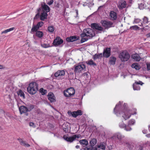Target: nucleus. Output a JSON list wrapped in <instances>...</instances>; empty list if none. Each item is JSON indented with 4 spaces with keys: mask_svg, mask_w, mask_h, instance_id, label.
Instances as JSON below:
<instances>
[{
    "mask_svg": "<svg viewBox=\"0 0 150 150\" xmlns=\"http://www.w3.org/2000/svg\"><path fill=\"white\" fill-rule=\"evenodd\" d=\"M120 101L119 102V103L118 104H117L116 105L115 108H114V111L115 113V114H116V113H117L118 112H119V114H121L122 113H124V115H122V117L125 120H126L127 119H129L131 116V115H129V110L127 108V104L125 103L123 105V111H121L122 110H121L120 109H119L118 110H117V112H116L115 110L116 109L118 108L119 105H120Z\"/></svg>",
    "mask_w": 150,
    "mask_h": 150,
    "instance_id": "nucleus-1",
    "label": "nucleus"
},
{
    "mask_svg": "<svg viewBox=\"0 0 150 150\" xmlns=\"http://www.w3.org/2000/svg\"><path fill=\"white\" fill-rule=\"evenodd\" d=\"M38 85L35 82H32L30 83L27 90L28 92L30 94L33 95L35 94L38 90Z\"/></svg>",
    "mask_w": 150,
    "mask_h": 150,
    "instance_id": "nucleus-2",
    "label": "nucleus"
},
{
    "mask_svg": "<svg viewBox=\"0 0 150 150\" xmlns=\"http://www.w3.org/2000/svg\"><path fill=\"white\" fill-rule=\"evenodd\" d=\"M83 62L81 63H79L77 65H75L74 66V71L75 74L78 75L81 71L86 68V66Z\"/></svg>",
    "mask_w": 150,
    "mask_h": 150,
    "instance_id": "nucleus-3",
    "label": "nucleus"
},
{
    "mask_svg": "<svg viewBox=\"0 0 150 150\" xmlns=\"http://www.w3.org/2000/svg\"><path fill=\"white\" fill-rule=\"evenodd\" d=\"M100 23L102 26L104 28V29H108L114 26L113 23L110 21L102 20Z\"/></svg>",
    "mask_w": 150,
    "mask_h": 150,
    "instance_id": "nucleus-4",
    "label": "nucleus"
},
{
    "mask_svg": "<svg viewBox=\"0 0 150 150\" xmlns=\"http://www.w3.org/2000/svg\"><path fill=\"white\" fill-rule=\"evenodd\" d=\"M125 137V136L123 135H122L120 133H117L115 134L112 137V138L113 139H115L117 138V139L119 140V142L122 144H129L128 142L125 141H126V139H125L124 140H122L123 138Z\"/></svg>",
    "mask_w": 150,
    "mask_h": 150,
    "instance_id": "nucleus-5",
    "label": "nucleus"
},
{
    "mask_svg": "<svg viewBox=\"0 0 150 150\" xmlns=\"http://www.w3.org/2000/svg\"><path fill=\"white\" fill-rule=\"evenodd\" d=\"M130 54L126 51H124L121 52L119 54V57L122 61H127L129 58Z\"/></svg>",
    "mask_w": 150,
    "mask_h": 150,
    "instance_id": "nucleus-6",
    "label": "nucleus"
},
{
    "mask_svg": "<svg viewBox=\"0 0 150 150\" xmlns=\"http://www.w3.org/2000/svg\"><path fill=\"white\" fill-rule=\"evenodd\" d=\"M75 93V91L74 89L73 88L71 87L64 90V94L65 97H69L72 96L74 95Z\"/></svg>",
    "mask_w": 150,
    "mask_h": 150,
    "instance_id": "nucleus-7",
    "label": "nucleus"
},
{
    "mask_svg": "<svg viewBox=\"0 0 150 150\" xmlns=\"http://www.w3.org/2000/svg\"><path fill=\"white\" fill-rule=\"evenodd\" d=\"M83 31L86 33L87 37L89 39H91L95 35V33L94 30L90 28H87L84 29Z\"/></svg>",
    "mask_w": 150,
    "mask_h": 150,
    "instance_id": "nucleus-8",
    "label": "nucleus"
},
{
    "mask_svg": "<svg viewBox=\"0 0 150 150\" xmlns=\"http://www.w3.org/2000/svg\"><path fill=\"white\" fill-rule=\"evenodd\" d=\"M41 10L42 12L44 11L47 13L50 11V8L45 3L42 2L41 4V7L38 9V11H41Z\"/></svg>",
    "mask_w": 150,
    "mask_h": 150,
    "instance_id": "nucleus-9",
    "label": "nucleus"
},
{
    "mask_svg": "<svg viewBox=\"0 0 150 150\" xmlns=\"http://www.w3.org/2000/svg\"><path fill=\"white\" fill-rule=\"evenodd\" d=\"M81 137V135L79 134L78 135H73L72 137H67L66 135L64 136L63 138L66 141L70 142H72L74 141L76 138H79Z\"/></svg>",
    "mask_w": 150,
    "mask_h": 150,
    "instance_id": "nucleus-10",
    "label": "nucleus"
},
{
    "mask_svg": "<svg viewBox=\"0 0 150 150\" xmlns=\"http://www.w3.org/2000/svg\"><path fill=\"white\" fill-rule=\"evenodd\" d=\"M91 26L92 28L100 31V33H101V32H104L105 31L103 27H102L98 23H92L91 24Z\"/></svg>",
    "mask_w": 150,
    "mask_h": 150,
    "instance_id": "nucleus-11",
    "label": "nucleus"
},
{
    "mask_svg": "<svg viewBox=\"0 0 150 150\" xmlns=\"http://www.w3.org/2000/svg\"><path fill=\"white\" fill-rule=\"evenodd\" d=\"M111 48L110 47H107L104 49L103 52V56L106 58L109 57L111 55Z\"/></svg>",
    "mask_w": 150,
    "mask_h": 150,
    "instance_id": "nucleus-12",
    "label": "nucleus"
},
{
    "mask_svg": "<svg viewBox=\"0 0 150 150\" xmlns=\"http://www.w3.org/2000/svg\"><path fill=\"white\" fill-rule=\"evenodd\" d=\"M63 41L60 37H57L53 42V44L55 46H57L60 45L63 43Z\"/></svg>",
    "mask_w": 150,
    "mask_h": 150,
    "instance_id": "nucleus-13",
    "label": "nucleus"
},
{
    "mask_svg": "<svg viewBox=\"0 0 150 150\" xmlns=\"http://www.w3.org/2000/svg\"><path fill=\"white\" fill-rule=\"evenodd\" d=\"M65 74V72L64 70H59L54 74V76L58 79H62V76L64 75Z\"/></svg>",
    "mask_w": 150,
    "mask_h": 150,
    "instance_id": "nucleus-14",
    "label": "nucleus"
},
{
    "mask_svg": "<svg viewBox=\"0 0 150 150\" xmlns=\"http://www.w3.org/2000/svg\"><path fill=\"white\" fill-rule=\"evenodd\" d=\"M79 37L74 35L67 37L66 39V40L68 42H72L79 40Z\"/></svg>",
    "mask_w": 150,
    "mask_h": 150,
    "instance_id": "nucleus-15",
    "label": "nucleus"
},
{
    "mask_svg": "<svg viewBox=\"0 0 150 150\" xmlns=\"http://www.w3.org/2000/svg\"><path fill=\"white\" fill-rule=\"evenodd\" d=\"M126 2L125 1L120 0L118 2V7L120 9H122L126 7Z\"/></svg>",
    "mask_w": 150,
    "mask_h": 150,
    "instance_id": "nucleus-16",
    "label": "nucleus"
},
{
    "mask_svg": "<svg viewBox=\"0 0 150 150\" xmlns=\"http://www.w3.org/2000/svg\"><path fill=\"white\" fill-rule=\"evenodd\" d=\"M47 96L48 99L51 103L55 101L54 95L51 92H49Z\"/></svg>",
    "mask_w": 150,
    "mask_h": 150,
    "instance_id": "nucleus-17",
    "label": "nucleus"
},
{
    "mask_svg": "<svg viewBox=\"0 0 150 150\" xmlns=\"http://www.w3.org/2000/svg\"><path fill=\"white\" fill-rule=\"evenodd\" d=\"M117 13L113 11H111L110 13V19L112 21H114L117 18Z\"/></svg>",
    "mask_w": 150,
    "mask_h": 150,
    "instance_id": "nucleus-18",
    "label": "nucleus"
},
{
    "mask_svg": "<svg viewBox=\"0 0 150 150\" xmlns=\"http://www.w3.org/2000/svg\"><path fill=\"white\" fill-rule=\"evenodd\" d=\"M19 109L21 114L26 113L28 112V108L24 106H20L19 108Z\"/></svg>",
    "mask_w": 150,
    "mask_h": 150,
    "instance_id": "nucleus-19",
    "label": "nucleus"
},
{
    "mask_svg": "<svg viewBox=\"0 0 150 150\" xmlns=\"http://www.w3.org/2000/svg\"><path fill=\"white\" fill-rule=\"evenodd\" d=\"M47 13H46V12H45L44 11L42 12L40 16V20L44 21L45 19H47V17L48 16Z\"/></svg>",
    "mask_w": 150,
    "mask_h": 150,
    "instance_id": "nucleus-20",
    "label": "nucleus"
},
{
    "mask_svg": "<svg viewBox=\"0 0 150 150\" xmlns=\"http://www.w3.org/2000/svg\"><path fill=\"white\" fill-rule=\"evenodd\" d=\"M131 58L137 61H139L140 59V57L137 53L134 54L132 55Z\"/></svg>",
    "mask_w": 150,
    "mask_h": 150,
    "instance_id": "nucleus-21",
    "label": "nucleus"
},
{
    "mask_svg": "<svg viewBox=\"0 0 150 150\" xmlns=\"http://www.w3.org/2000/svg\"><path fill=\"white\" fill-rule=\"evenodd\" d=\"M116 58L114 57L111 56L110 58L109 62V64L111 65H114L115 63Z\"/></svg>",
    "mask_w": 150,
    "mask_h": 150,
    "instance_id": "nucleus-22",
    "label": "nucleus"
},
{
    "mask_svg": "<svg viewBox=\"0 0 150 150\" xmlns=\"http://www.w3.org/2000/svg\"><path fill=\"white\" fill-rule=\"evenodd\" d=\"M103 55L102 53L99 54H95L93 56V58L94 60H96L97 59H101L103 57Z\"/></svg>",
    "mask_w": 150,
    "mask_h": 150,
    "instance_id": "nucleus-23",
    "label": "nucleus"
},
{
    "mask_svg": "<svg viewBox=\"0 0 150 150\" xmlns=\"http://www.w3.org/2000/svg\"><path fill=\"white\" fill-rule=\"evenodd\" d=\"M17 94L18 96H20L23 98L24 99L25 98V94L22 90L19 89L17 91Z\"/></svg>",
    "mask_w": 150,
    "mask_h": 150,
    "instance_id": "nucleus-24",
    "label": "nucleus"
},
{
    "mask_svg": "<svg viewBox=\"0 0 150 150\" xmlns=\"http://www.w3.org/2000/svg\"><path fill=\"white\" fill-rule=\"evenodd\" d=\"M80 144L83 146H85L88 144V142L86 139H83L79 141Z\"/></svg>",
    "mask_w": 150,
    "mask_h": 150,
    "instance_id": "nucleus-25",
    "label": "nucleus"
},
{
    "mask_svg": "<svg viewBox=\"0 0 150 150\" xmlns=\"http://www.w3.org/2000/svg\"><path fill=\"white\" fill-rule=\"evenodd\" d=\"M39 28L36 25H33L32 28L31 29V33L32 32H36L39 29Z\"/></svg>",
    "mask_w": 150,
    "mask_h": 150,
    "instance_id": "nucleus-26",
    "label": "nucleus"
},
{
    "mask_svg": "<svg viewBox=\"0 0 150 150\" xmlns=\"http://www.w3.org/2000/svg\"><path fill=\"white\" fill-rule=\"evenodd\" d=\"M105 146L103 144H101L95 149V150H105Z\"/></svg>",
    "mask_w": 150,
    "mask_h": 150,
    "instance_id": "nucleus-27",
    "label": "nucleus"
},
{
    "mask_svg": "<svg viewBox=\"0 0 150 150\" xmlns=\"http://www.w3.org/2000/svg\"><path fill=\"white\" fill-rule=\"evenodd\" d=\"M97 143V140L96 139L93 138L90 142V146L93 147Z\"/></svg>",
    "mask_w": 150,
    "mask_h": 150,
    "instance_id": "nucleus-28",
    "label": "nucleus"
},
{
    "mask_svg": "<svg viewBox=\"0 0 150 150\" xmlns=\"http://www.w3.org/2000/svg\"><path fill=\"white\" fill-rule=\"evenodd\" d=\"M43 35V33L40 31H38L36 32V35L39 38H42Z\"/></svg>",
    "mask_w": 150,
    "mask_h": 150,
    "instance_id": "nucleus-29",
    "label": "nucleus"
},
{
    "mask_svg": "<svg viewBox=\"0 0 150 150\" xmlns=\"http://www.w3.org/2000/svg\"><path fill=\"white\" fill-rule=\"evenodd\" d=\"M68 114L69 115H71V116L74 117H76L77 116V115H76V111H74L71 112L70 111H68Z\"/></svg>",
    "mask_w": 150,
    "mask_h": 150,
    "instance_id": "nucleus-30",
    "label": "nucleus"
},
{
    "mask_svg": "<svg viewBox=\"0 0 150 150\" xmlns=\"http://www.w3.org/2000/svg\"><path fill=\"white\" fill-rule=\"evenodd\" d=\"M86 63H87L88 65H93V66H96V64L93 61L92 59H90L88 61L86 62Z\"/></svg>",
    "mask_w": 150,
    "mask_h": 150,
    "instance_id": "nucleus-31",
    "label": "nucleus"
},
{
    "mask_svg": "<svg viewBox=\"0 0 150 150\" xmlns=\"http://www.w3.org/2000/svg\"><path fill=\"white\" fill-rule=\"evenodd\" d=\"M131 67L132 68H135L136 70H138L140 69L139 65L137 63L132 64L131 65Z\"/></svg>",
    "mask_w": 150,
    "mask_h": 150,
    "instance_id": "nucleus-32",
    "label": "nucleus"
},
{
    "mask_svg": "<svg viewBox=\"0 0 150 150\" xmlns=\"http://www.w3.org/2000/svg\"><path fill=\"white\" fill-rule=\"evenodd\" d=\"M48 30L49 32L52 33L54 31V28L53 26H49L48 27Z\"/></svg>",
    "mask_w": 150,
    "mask_h": 150,
    "instance_id": "nucleus-33",
    "label": "nucleus"
},
{
    "mask_svg": "<svg viewBox=\"0 0 150 150\" xmlns=\"http://www.w3.org/2000/svg\"><path fill=\"white\" fill-rule=\"evenodd\" d=\"M133 88L135 90H139L140 89V86L136 83L133 84Z\"/></svg>",
    "mask_w": 150,
    "mask_h": 150,
    "instance_id": "nucleus-34",
    "label": "nucleus"
},
{
    "mask_svg": "<svg viewBox=\"0 0 150 150\" xmlns=\"http://www.w3.org/2000/svg\"><path fill=\"white\" fill-rule=\"evenodd\" d=\"M142 20V23L144 24L148 23L149 22L148 18L146 16H144Z\"/></svg>",
    "mask_w": 150,
    "mask_h": 150,
    "instance_id": "nucleus-35",
    "label": "nucleus"
},
{
    "mask_svg": "<svg viewBox=\"0 0 150 150\" xmlns=\"http://www.w3.org/2000/svg\"><path fill=\"white\" fill-rule=\"evenodd\" d=\"M15 29L14 27H13L9 29L6 30L3 32H2L1 33V34H3L4 33H6L8 32H9Z\"/></svg>",
    "mask_w": 150,
    "mask_h": 150,
    "instance_id": "nucleus-36",
    "label": "nucleus"
},
{
    "mask_svg": "<svg viewBox=\"0 0 150 150\" xmlns=\"http://www.w3.org/2000/svg\"><path fill=\"white\" fill-rule=\"evenodd\" d=\"M139 28L138 26L135 25L131 26L130 28V29L131 30H139Z\"/></svg>",
    "mask_w": 150,
    "mask_h": 150,
    "instance_id": "nucleus-37",
    "label": "nucleus"
},
{
    "mask_svg": "<svg viewBox=\"0 0 150 150\" xmlns=\"http://www.w3.org/2000/svg\"><path fill=\"white\" fill-rule=\"evenodd\" d=\"M39 91L41 93L42 95H44L47 93V92L46 90H45L42 88L40 89Z\"/></svg>",
    "mask_w": 150,
    "mask_h": 150,
    "instance_id": "nucleus-38",
    "label": "nucleus"
},
{
    "mask_svg": "<svg viewBox=\"0 0 150 150\" xmlns=\"http://www.w3.org/2000/svg\"><path fill=\"white\" fill-rule=\"evenodd\" d=\"M17 140L20 142L21 145L24 146L26 143V142L25 141H22L21 139L18 138Z\"/></svg>",
    "mask_w": 150,
    "mask_h": 150,
    "instance_id": "nucleus-39",
    "label": "nucleus"
},
{
    "mask_svg": "<svg viewBox=\"0 0 150 150\" xmlns=\"http://www.w3.org/2000/svg\"><path fill=\"white\" fill-rule=\"evenodd\" d=\"M35 105L33 104H30L29 105L28 108V112L31 111L33 108H34Z\"/></svg>",
    "mask_w": 150,
    "mask_h": 150,
    "instance_id": "nucleus-40",
    "label": "nucleus"
},
{
    "mask_svg": "<svg viewBox=\"0 0 150 150\" xmlns=\"http://www.w3.org/2000/svg\"><path fill=\"white\" fill-rule=\"evenodd\" d=\"M84 150H95L93 147L90 146L89 147H86L83 149Z\"/></svg>",
    "mask_w": 150,
    "mask_h": 150,
    "instance_id": "nucleus-41",
    "label": "nucleus"
},
{
    "mask_svg": "<svg viewBox=\"0 0 150 150\" xmlns=\"http://www.w3.org/2000/svg\"><path fill=\"white\" fill-rule=\"evenodd\" d=\"M88 39H89V38H82L81 40V43H82L86 41H87Z\"/></svg>",
    "mask_w": 150,
    "mask_h": 150,
    "instance_id": "nucleus-42",
    "label": "nucleus"
},
{
    "mask_svg": "<svg viewBox=\"0 0 150 150\" xmlns=\"http://www.w3.org/2000/svg\"><path fill=\"white\" fill-rule=\"evenodd\" d=\"M43 22L42 21H40L38 22L36 25L39 28L40 27H41L43 24Z\"/></svg>",
    "mask_w": 150,
    "mask_h": 150,
    "instance_id": "nucleus-43",
    "label": "nucleus"
},
{
    "mask_svg": "<svg viewBox=\"0 0 150 150\" xmlns=\"http://www.w3.org/2000/svg\"><path fill=\"white\" fill-rule=\"evenodd\" d=\"M41 46L45 48H47L50 47V45L49 44H46L45 43H43L41 45Z\"/></svg>",
    "mask_w": 150,
    "mask_h": 150,
    "instance_id": "nucleus-44",
    "label": "nucleus"
},
{
    "mask_svg": "<svg viewBox=\"0 0 150 150\" xmlns=\"http://www.w3.org/2000/svg\"><path fill=\"white\" fill-rule=\"evenodd\" d=\"M129 125H126L125 126V129L127 131H129L132 129V128L129 126Z\"/></svg>",
    "mask_w": 150,
    "mask_h": 150,
    "instance_id": "nucleus-45",
    "label": "nucleus"
},
{
    "mask_svg": "<svg viewBox=\"0 0 150 150\" xmlns=\"http://www.w3.org/2000/svg\"><path fill=\"white\" fill-rule=\"evenodd\" d=\"M38 13L35 16L34 18V19H36L38 18L39 17H40V11H38Z\"/></svg>",
    "mask_w": 150,
    "mask_h": 150,
    "instance_id": "nucleus-46",
    "label": "nucleus"
},
{
    "mask_svg": "<svg viewBox=\"0 0 150 150\" xmlns=\"http://www.w3.org/2000/svg\"><path fill=\"white\" fill-rule=\"evenodd\" d=\"M135 121L134 120H129L128 123V125H132L134 124Z\"/></svg>",
    "mask_w": 150,
    "mask_h": 150,
    "instance_id": "nucleus-47",
    "label": "nucleus"
},
{
    "mask_svg": "<svg viewBox=\"0 0 150 150\" xmlns=\"http://www.w3.org/2000/svg\"><path fill=\"white\" fill-rule=\"evenodd\" d=\"M76 112L77 116L79 115H82V112L81 110H78L76 111Z\"/></svg>",
    "mask_w": 150,
    "mask_h": 150,
    "instance_id": "nucleus-48",
    "label": "nucleus"
},
{
    "mask_svg": "<svg viewBox=\"0 0 150 150\" xmlns=\"http://www.w3.org/2000/svg\"><path fill=\"white\" fill-rule=\"evenodd\" d=\"M139 8L140 9H142L144 8V4L142 3H141L140 4H139Z\"/></svg>",
    "mask_w": 150,
    "mask_h": 150,
    "instance_id": "nucleus-49",
    "label": "nucleus"
},
{
    "mask_svg": "<svg viewBox=\"0 0 150 150\" xmlns=\"http://www.w3.org/2000/svg\"><path fill=\"white\" fill-rule=\"evenodd\" d=\"M81 36L82 38H84L85 36L87 37L86 33L83 31V33L81 35Z\"/></svg>",
    "mask_w": 150,
    "mask_h": 150,
    "instance_id": "nucleus-50",
    "label": "nucleus"
},
{
    "mask_svg": "<svg viewBox=\"0 0 150 150\" xmlns=\"http://www.w3.org/2000/svg\"><path fill=\"white\" fill-rule=\"evenodd\" d=\"M141 21L139 19L137 18L134 20V22L136 23H138Z\"/></svg>",
    "mask_w": 150,
    "mask_h": 150,
    "instance_id": "nucleus-51",
    "label": "nucleus"
},
{
    "mask_svg": "<svg viewBox=\"0 0 150 150\" xmlns=\"http://www.w3.org/2000/svg\"><path fill=\"white\" fill-rule=\"evenodd\" d=\"M126 125L124 123H122L119 125V126L121 128H124L125 127Z\"/></svg>",
    "mask_w": 150,
    "mask_h": 150,
    "instance_id": "nucleus-52",
    "label": "nucleus"
},
{
    "mask_svg": "<svg viewBox=\"0 0 150 150\" xmlns=\"http://www.w3.org/2000/svg\"><path fill=\"white\" fill-rule=\"evenodd\" d=\"M36 112L38 114H41L42 113V112L40 111V110L39 108H38L36 110Z\"/></svg>",
    "mask_w": 150,
    "mask_h": 150,
    "instance_id": "nucleus-53",
    "label": "nucleus"
},
{
    "mask_svg": "<svg viewBox=\"0 0 150 150\" xmlns=\"http://www.w3.org/2000/svg\"><path fill=\"white\" fill-rule=\"evenodd\" d=\"M29 125L30 126L32 127H35V126L34 123L32 122H30L29 123Z\"/></svg>",
    "mask_w": 150,
    "mask_h": 150,
    "instance_id": "nucleus-54",
    "label": "nucleus"
},
{
    "mask_svg": "<svg viewBox=\"0 0 150 150\" xmlns=\"http://www.w3.org/2000/svg\"><path fill=\"white\" fill-rule=\"evenodd\" d=\"M53 0H50L49 2L47 3V4L49 5H50L53 4Z\"/></svg>",
    "mask_w": 150,
    "mask_h": 150,
    "instance_id": "nucleus-55",
    "label": "nucleus"
},
{
    "mask_svg": "<svg viewBox=\"0 0 150 150\" xmlns=\"http://www.w3.org/2000/svg\"><path fill=\"white\" fill-rule=\"evenodd\" d=\"M146 65L147 70H150V63L147 64Z\"/></svg>",
    "mask_w": 150,
    "mask_h": 150,
    "instance_id": "nucleus-56",
    "label": "nucleus"
},
{
    "mask_svg": "<svg viewBox=\"0 0 150 150\" xmlns=\"http://www.w3.org/2000/svg\"><path fill=\"white\" fill-rule=\"evenodd\" d=\"M63 130L65 132H68V129L67 128L63 127Z\"/></svg>",
    "mask_w": 150,
    "mask_h": 150,
    "instance_id": "nucleus-57",
    "label": "nucleus"
},
{
    "mask_svg": "<svg viewBox=\"0 0 150 150\" xmlns=\"http://www.w3.org/2000/svg\"><path fill=\"white\" fill-rule=\"evenodd\" d=\"M138 85V84H140L141 85H142V84L143 83L142 81H139V82H135Z\"/></svg>",
    "mask_w": 150,
    "mask_h": 150,
    "instance_id": "nucleus-58",
    "label": "nucleus"
},
{
    "mask_svg": "<svg viewBox=\"0 0 150 150\" xmlns=\"http://www.w3.org/2000/svg\"><path fill=\"white\" fill-rule=\"evenodd\" d=\"M83 75L84 76H86L87 78L88 77V76H89V75L88 74V73L87 72L84 73L83 74Z\"/></svg>",
    "mask_w": 150,
    "mask_h": 150,
    "instance_id": "nucleus-59",
    "label": "nucleus"
},
{
    "mask_svg": "<svg viewBox=\"0 0 150 150\" xmlns=\"http://www.w3.org/2000/svg\"><path fill=\"white\" fill-rule=\"evenodd\" d=\"M143 148V146H139L138 150H142Z\"/></svg>",
    "mask_w": 150,
    "mask_h": 150,
    "instance_id": "nucleus-60",
    "label": "nucleus"
},
{
    "mask_svg": "<svg viewBox=\"0 0 150 150\" xmlns=\"http://www.w3.org/2000/svg\"><path fill=\"white\" fill-rule=\"evenodd\" d=\"M142 132L144 134H146L147 133V130H143L142 131Z\"/></svg>",
    "mask_w": 150,
    "mask_h": 150,
    "instance_id": "nucleus-61",
    "label": "nucleus"
},
{
    "mask_svg": "<svg viewBox=\"0 0 150 150\" xmlns=\"http://www.w3.org/2000/svg\"><path fill=\"white\" fill-rule=\"evenodd\" d=\"M30 146V145L29 144L26 143L25 144L24 146H26L27 147H29Z\"/></svg>",
    "mask_w": 150,
    "mask_h": 150,
    "instance_id": "nucleus-62",
    "label": "nucleus"
},
{
    "mask_svg": "<svg viewBox=\"0 0 150 150\" xmlns=\"http://www.w3.org/2000/svg\"><path fill=\"white\" fill-rule=\"evenodd\" d=\"M146 36L147 38H150V33L146 34Z\"/></svg>",
    "mask_w": 150,
    "mask_h": 150,
    "instance_id": "nucleus-63",
    "label": "nucleus"
},
{
    "mask_svg": "<svg viewBox=\"0 0 150 150\" xmlns=\"http://www.w3.org/2000/svg\"><path fill=\"white\" fill-rule=\"evenodd\" d=\"M75 10V11H76V15H77L76 17H77L78 15V11L77 9H76Z\"/></svg>",
    "mask_w": 150,
    "mask_h": 150,
    "instance_id": "nucleus-64",
    "label": "nucleus"
}]
</instances>
